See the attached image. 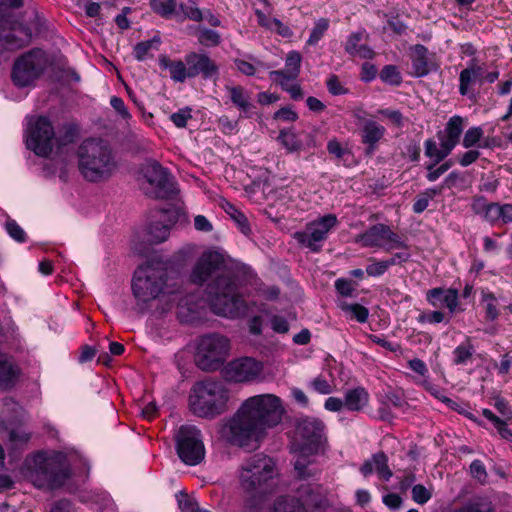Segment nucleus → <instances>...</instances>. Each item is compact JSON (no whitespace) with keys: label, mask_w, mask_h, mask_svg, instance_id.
<instances>
[{"label":"nucleus","mask_w":512,"mask_h":512,"mask_svg":"<svg viewBox=\"0 0 512 512\" xmlns=\"http://www.w3.org/2000/svg\"><path fill=\"white\" fill-rule=\"evenodd\" d=\"M170 226L162 220L151 222L146 228V240L151 244H159L168 239Z\"/></svg>","instance_id":"nucleus-36"},{"label":"nucleus","mask_w":512,"mask_h":512,"mask_svg":"<svg viewBox=\"0 0 512 512\" xmlns=\"http://www.w3.org/2000/svg\"><path fill=\"white\" fill-rule=\"evenodd\" d=\"M230 341L220 334L202 336L197 343L195 359L202 370H216L226 360Z\"/></svg>","instance_id":"nucleus-11"},{"label":"nucleus","mask_w":512,"mask_h":512,"mask_svg":"<svg viewBox=\"0 0 512 512\" xmlns=\"http://www.w3.org/2000/svg\"><path fill=\"white\" fill-rule=\"evenodd\" d=\"M270 326H271L272 330L278 334H285L289 331V323L282 316H278V315L272 316L270 318Z\"/></svg>","instance_id":"nucleus-57"},{"label":"nucleus","mask_w":512,"mask_h":512,"mask_svg":"<svg viewBox=\"0 0 512 512\" xmlns=\"http://www.w3.org/2000/svg\"><path fill=\"white\" fill-rule=\"evenodd\" d=\"M408 366L416 374L413 379L417 385L422 386L423 380H429V370L424 361L414 358L408 361Z\"/></svg>","instance_id":"nucleus-42"},{"label":"nucleus","mask_w":512,"mask_h":512,"mask_svg":"<svg viewBox=\"0 0 512 512\" xmlns=\"http://www.w3.org/2000/svg\"><path fill=\"white\" fill-rule=\"evenodd\" d=\"M181 11L190 20L200 22L204 19V14L197 6L181 5Z\"/></svg>","instance_id":"nucleus-60"},{"label":"nucleus","mask_w":512,"mask_h":512,"mask_svg":"<svg viewBox=\"0 0 512 512\" xmlns=\"http://www.w3.org/2000/svg\"><path fill=\"white\" fill-rule=\"evenodd\" d=\"M278 139L290 151L297 150L300 147V142L291 130H281Z\"/></svg>","instance_id":"nucleus-49"},{"label":"nucleus","mask_w":512,"mask_h":512,"mask_svg":"<svg viewBox=\"0 0 512 512\" xmlns=\"http://www.w3.org/2000/svg\"><path fill=\"white\" fill-rule=\"evenodd\" d=\"M75 454L63 452H37L25 460L26 476L38 488L55 489L61 487L70 476V470L76 469ZM82 462V459H79ZM84 466L86 462L83 460Z\"/></svg>","instance_id":"nucleus-4"},{"label":"nucleus","mask_w":512,"mask_h":512,"mask_svg":"<svg viewBox=\"0 0 512 512\" xmlns=\"http://www.w3.org/2000/svg\"><path fill=\"white\" fill-rule=\"evenodd\" d=\"M474 83L480 85L484 83V69L478 64L477 59L469 61L467 68L463 69L459 75V93L465 96L469 93L470 86Z\"/></svg>","instance_id":"nucleus-26"},{"label":"nucleus","mask_w":512,"mask_h":512,"mask_svg":"<svg viewBox=\"0 0 512 512\" xmlns=\"http://www.w3.org/2000/svg\"><path fill=\"white\" fill-rule=\"evenodd\" d=\"M132 292L138 305L147 304L158 299L171 309L177 302V314L183 322L195 321V310L189 307L193 295H183L182 292L171 288L164 279L162 269L152 265L139 267L133 276Z\"/></svg>","instance_id":"nucleus-2"},{"label":"nucleus","mask_w":512,"mask_h":512,"mask_svg":"<svg viewBox=\"0 0 512 512\" xmlns=\"http://www.w3.org/2000/svg\"><path fill=\"white\" fill-rule=\"evenodd\" d=\"M433 496V486H424L422 484H416L412 486L411 489V498L412 500L419 504L425 505L428 503Z\"/></svg>","instance_id":"nucleus-41"},{"label":"nucleus","mask_w":512,"mask_h":512,"mask_svg":"<svg viewBox=\"0 0 512 512\" xmlns=\"http://www.w3.org/2000/svg\"><path fill=\"white\" fill-rule=\"evenodd\" d=\"M325 442V426L321 420L306 417L297 422L291 451L294 454V468L299 479L306 480L319 472L312 457L324 449Z\"/></svg>","instance_id":"nucleus-3"},{"label":"nucleus","mask_w":512,"mask_h":512,"mask_svg":"<svg viewBox=\"0 0 512 512\" xmlns=\"http://www.w3.org/2000/svg\"><path fill=\"white\" fill-rule=\"evenodd\" d=\"M63 135H60L59 138L56 139L59 145H66L72 143L78 133V127L74 124H65L62 127Z\"/></svg>","instance_id":"nucleus-52"},{"label":"nucleus","mask_w":512,"mask_h":512,"mask_svg":"<svg viewBox=\"0 0 512 512\" xmlns=\"http://www.w3.org/2000/svg\"><path fill=\"white\" fill-rule=\"evenodd\" d=\"M231 102L241 111L247 112L252 104L249 92L242 86H226Z\"/></svg>","instance_id":"nucleus-37"},{"label":"nucleus","mask_w":512,"mask_h":512,"mask_svg":"<svg viewBox=\"0 0 512 512\" xmlns=\"http://www.w3.org/2000/svg\"><path fill=\"white\" fill-rule=\"evenodd\" d=\"M262 372V362L251 357H241L225 366L224 377L231 382L247 383L257 380Z\"/></svg>","instance_id":"nucleus-19"},{"label":"nucleus","mask_w":512,"mask_h":512,"mask_svg":"<svg viewBox=\"0 0 512 512\" xmlns=\"http://www.w3.org/2000/svg\"><path fill=\"white\" fill-rule=\"evenodd\" d=\"M329 28V20L326 18H320L315 22L313 29L311 30L310 36L307 40L308 45H316L321 38L324 36L325 32Z\"/></svg>","instance_id":"nucleus-46"},{"label":"nucleus","mask_w":512,"mask_h":512,"mask_svg":"<svg viewBox=\"0 0 512 512\" xmlns=\"http://www.w3.org/2000/svg\"><path fill=\"white\" fill-rule=\"evenodd\" d=\"M106 148L104 142L99 139L85 140L79 147V157L84 160H98L107 156L105 152H101Z\"/></svg>","instance_id":"nucleus-33"},{"label":"nucleus","mask_w":512,"mask_h":512,"mask_svg":"<svg viewBox=\"0 0 512 512\" xmlns=\"http://www.w3.org/2000/svg\"><path fill=\"white\" fill-rule=\"evenodd\" d=\"M367 38L368 34L364 29L352 32L345 42V52L352 57L372 59L375 56V52L368 45L362 43V41L367 40Z\"/></svg>","instance_id":"nucleus-23"},{"label":"nucleus","mask_w":512,"mask_h":512,"mask_svg":"<svg viewBox=\"0 0 512 512\" xmlns=\"http://www.w3.org/2000/svg\"><path fill=\"white\" fill-rule=\"evenodd\" d=\"M422 387L436 399L447 404L448 406H451V404H453V401L445 395L444 391L440 389L438 386L432 384L429 380H423Z\"/></svg>","instance_id":"nucleus-50"},{"label":"nucleus","mask_w":512,"mask_h":512,"mask_svg":"<svg viewBox=\"0 0 512 512\" xmlns=\"http://www.w3.org/2000/svg\"><path fill=\"white\" fill-rule=\"evenodd\" d=\"M276 476L274 461L264 455H254L244 461L238 472L241 488L248 493H263Z\"/></svg>","instance_id":"nucleus-9"},{"label":"nucleus","mask_w":512,"mask_h":512,"mask_svg":"<svg viewBox=\"0 0 512 512\" xmlns=\"http://www.w3.org/2000/svg\"><path fill=\"white\" fill-rule=\"evenodd\" d=\"M75 164L82 176L91 182L106 180L117 170V162H75L76 167Z\"/></svg>","instance_id":"nucleus-21"},{"label":"nucleus","mask_w":512,"mask_h":512,"mask_svg":"<svg viewBox=\"0 0 512 512\" xmlns=\"http://www.w3.org/2000/svg\"><path fill=\"white\" fill-rule=\"evenodd\" d=\"M189 70V78L201 76L205 80H216L219 76V67L206 53L190 52L185 55Z\"/></svg>","instance_id":"nucleus-20"},{"label":"nucleus","mask_w":512,"mask_h":512,"mask_svg":"<svg viewBox=\"0 0 512 512\" xmlns=\"http://www.w3.org/2000/svg\"><path fill=\"white\" fill-rule=\"evenodd\" d=\"M161 44V38L154 36L149 40L139 42L133 49L134 57L138 61H144L145 59L152 57L153 52L158 51Z\"/></svg>","instance_id":"nucleus-38"},{"label":"nucleus","mask_w":512,"mask_h":512,"mask_svg":"<svg viewBox=\"0 0 512 512\" xmlns=\"http://www.w3.org/2000/svg\"><path fill=\"white\" fill-rule=\"evenodd\" d=\"M453 353L455 362L457 364H463L472 356L473 348L469 344H462L456 347Z\"/></svg>","instance_id":"nucleus-56"},{"label":"nucleus","mask_w":512,"mask_h":512,"mask_svg":"<svg viewBox=\"0 0 512 512\" xmlns=\"http://www.w3.org/2000/svg\"><path fill=\"white\" fill-rule=\"evenodd\" d=\"M326 504V495L323 489L314 484L301 485L298 489V498L279 497L273 504L271 512H306L310 508H321Z\"/></svg>","instance_id":"nucleus-12"},{"label":"nucleus","mask_w":512,"mask_h":512,"mask_svg":"<svg viewBox=\"0 0 512 512\" xmlns=\"http://www.w3.org/2000/svg\"><path fill=\"white\" fill-rule=\"evenodd\" d=\"M219 435L228 444L243 448L256 447L265 436L240 407L232 416L221 421Z\"/></svg>","instance_id":"nucleus-7"},{"label":"nucleus","mask_w":512,"mask_h":512,"mask_svg":"<svg viewBox=\"0 0 512 512\" xmlns=\"http://www.w3.org/2000/svg\"><path fill=\"white\" fill-rule=\"evenodd\" d=\"M337 222L335 215L327 214L309 222L305 230L295 232L293 237L303 247L312 252H318Z\"/></svg>","instance_id":"nucleus-16"},{"label":"nucleus","mask_w":512,"mask_h":512,"mask_svg":"<svg viewBox=\"0 0 512 512\" xmlns=\"http://www.w3.org/2000/svg\"><path fill=\"white\" fill-rule=\"evenodd\" d=\"M198 42L205 47H215L221 43V36L218 32L203 28L199 30Z\"/></svg>","instance_id":"nucleus-45"},{"label":"nucleus","mask_w":512,"mask_h":512,"mask_svg":"<svg viewBox=\"0 0 512 512\" xmlns=\"http://www.w3.org/2000/svg\"><path fill=\"white\" fill-rule=\"evenodd\" d=\"M389 267L388 260L373 261L366 267V272L369 276L378 277L383 275Z\"/></svg>","instance_id":"nucleus-55"},{"label":"nucleus","mask_w":512,"mask_h":512,"mask_svg":"<svg viewBox=\"0 0 512 512\" xmlns=\"http://www.w3.org/2000/svg\"><path fill=\"white\" fill-rule=\"evenodd\" d=\"M220 205L225 213L229 215V217L235 222L239 231L243 235L249 236L251 234V227L247 217L237 207H235L227 200H223Z\"/></svg>","instance_id":"nucleus-35"},{"label":"nucleus","mask_w":512,"mask_h":512,"mask_svg":"<svg viewBox=\"0 0 512 512\" xmlns=\"http://www.w3.org/2000/svg\"><path fill=\"white\" fill-rule=\"evenodd\" d=\"M356 241L363 247H378L392 251L405 246L401 237L385 224H376L358 235Z\"/></svg>","instance_id":"nucleus-17"},{"label":"nucleus","mask_w":512,"mask_h":512,"mask_svg":"<svg viewBox=\"0 0 512 512\" xmlns=\"http://www.w3.org/2000/svg\"><path fill=\"white\" fill-rule=\"evenodd\" d=\"M396 250H400V251L394 253L390 259H387L390 267L394 266V265L405 263L411 257V253L409 252L408 246L406 244L404 247L397 248Z\"/></svg>","instance_id":"nucleus-58"},{"label":"nucleus","mask_w":512,"mask_h":512,"mask_svg":"<svg viewBox=\"0 0 512 512\" xmlns=\"http://www.w3.org/2000/svg\"><path fill=\"white\" fill-rule=\"evenodd\" d=\"M338 307L349 319H354L360 323H364L368 319V309L358 303H348L344 300H339Z\"/></svg>","instance_id":"nucleus-39"},{"label":"nucleus","mask_w":512,"mask_h":512,"mask_svg":"<svg viewBox=\"0 0 512 512\" xmlns=\"http://www.w3.org/2000/svg\"><path fill=\"white\" fill-rule=\"evenodd\" d=\"M229 398V390L222 382L200 381L191 388L189 408L195 416L212 420L226 412Z\"/></svg>","instance_id":"nucleus-5"},{"label":"nucleus","mask_w":512,"mask_h":512,"mask_svg":"<svg viewBox=\"0 0 512 512\" xmlns=\"http://www.w3.org/2000/svg\"><path fill=\"white\" fill-rule=\"evenodd\" d=\"M465 120L459 115L452 116L444 129L439 130L436 139L429 138L424 142L425 156L435 160H444L460 141Z\"/></svg>","instance_id":"nucleus-10"},{"label":"nucleus","mask_w":512,"mask_h":512,"mask_svg":"<svg viewBox=\"0 0 512 512\" xmlns=\"http://www.w3.org/2000/svg\"><path fill=\"white\" fill-rule=\"evenodd\" d=\"M360 472L364 477L376 474L380 480L385 482L389 481L393 475L388 466V458L382 452L374 454L370 459L365 461L360 468Z\"/></svg>","instance_id":"nucleus-25"},{"label":"nucleus","mask_w":512,"mask_h":512,"mask_svg":"<svg viewBox=\"0 0 512 512\" xmlns=\"http://www.w3.org/2000/svg\"><path fill=\"white\" fill-rule=\"evenodd\" d=\"M20 370L14 360L0 351V389L13 387L19 377Z\"/></svg>","instance_id":"nucleus-29"},{"label":"nucleus","mask_w":512,"mask_h":512,"mask_svg":"<svg viewBox=\"0 0 512 512\" xmlns=\"http://www.w3.org/2000/svg\"><path fill=\"white\" fill-rule=\"evenodd\" d=\"M176 451L180 460L188 466L200 464L206 454L203 435L194 425H182L176 435Z\"/></svg>","instance_id":"nucleus-13"},{"label":"nucleus","mask_w":512,"mask_h":512,"mask_svg":"<svg viewBox=\"0 0 512 512\" xmlns=\"http://www.w3.org/2000/svg\"><path fill=\"white\" fill-rule=\"evenodd\" d=\"M56 142L55 131L50 120L45 116L28 118L26 129V146L38 157H48Z\"/></svg>","instance_id":"nucleus-14"},{"label":"nucleus","mask_w":512,"mask_h":512,"mask_svg":"<svg viewBox=\"0 0 512 512\" xmlns=\"http://www.w3.org/2000/svg\"><path fill=\"white\" fill-rule=\"evenodd\" d=\"M438 190L436 188H429L420 193L413 204V212L420 214L427 209L431 200L437 195Z\"/></svg>","instance_id":"nucleus-43"},{"label":"nucleus","mask_w":512,"mask_h":512,"mask_svg":"<svg viewBox=\"0 0 512 512\" xmlns=\"http://www.w3.org/2000/svg\"><path fill=\"white\" fill-rule=\"evenodd\" d=\"M240 408L264 434L267 429L277 426L285 413L282 400L271 393L248 397L241 403Z\"/></svg>","instance_id":"nucleus-8"},{"label":"nucleus","mask_w":512,"mask_h":512,"mask_svg":"<svg viewBox=\"0 0 512 512\" xmlns=\"http://www.w3.org/2000/svg\"><path fill=\"white\" fill-rule=\"evenodd\" d=\"M386 129L373 120H366L361 129L362 142L367 145L366 155L369 156L376 148V144L383 138Z\"/></svg>","instance_id":"nucleus-30"},{"label":"nucleus","mask_w":512,"mask_h":512,"mask_svg":"<svg viewBox=\"0 0 512 512\" xmlns=\"http://www.w3.org/2000/svg\"><path fill=\"white\" fill-rule=\"evenodd\" d=\"M483 136L484 132L481 127H471L465 132L462 145L470 150L463 155L461 160H477L480 157L478 148L488 147V142Z\"/></svg>","instance_id":"nucleus-24"},{"label":"nucleus","mask_w":512,"mask_h":512,"mask_svg":"<svg viewBox=\"0 0 512 512\" xmlns=\"http://www.w3.org/2000/svg\"><path fill=\"white\" fill-rule=\"evenodd\" d=\"M471 209L483 221L493 226L498 223L508 224L512 222V204L488 202L485 197L478 196L473 198Z\"/></svg>","instance_id":"nucleus-18"},{"label":"nucleus","mask_w":512,"mask_h":512,"mask_svg":"<svg viewBox=\"0 0 512 512\" xmlns=\"http://www.w3.org/2000/svg\"><path fill=\"white\" fill-rule=\"evenodd\" d=\"M190 280L198 285L207 283L206 298L200 299L192 294L194 298L189 303V307L195 310V320L206 305L222 317L235 319L246 314L247 305L238 292L234 264L224 251L216 248L205 250L196 260Z\"/></svg>","instance_id":"nucleus-1"},{"label":"nucleus","mask_w":512,"mask_h":512,"mask_svg":"<svg viewBox=\"0 0 512 512\" xmlns=\"http://www.w3.org/2000/svg\"><path fill=\"white\" fill-rule=\"evenodd\" d=\"M284 91L288 92L293 100L303 99V91L299 84H290L292 80H274Z\"/></svg>","instance_id":"nucleus-48"},{"label":"nucleus","mask_w":512,"mask_h":512,"mask_svg":"<svg viewBox=\"0 0 512 512\" xmlns=\"http://www.w3.org/2000/svg\"><path fill=\"white\" fill-rule=\"evenodd\" d=\"M5 228L7 233L11 238L18 242L25 241V232L24 230L16 223V221L8 219L5 223Z\"/></svg>","instance_id":"nucleus-54"},{"label":"nucleus","mask_w":512,"mask_h":512,"mask_svg":"<svg viewBox=\"0 0 512 512\" xmlns=\"http://www.w3.org/2000/svg\"><path fill=\"white\" fill-rule=\"evenodd\" d=\"M190 109H182L170 116L171 121L179 128H183L187 124V120L191 118Z\"/></svg>","instance_id":"nucleus-61"},{"label":"nucleus","mask_w":512,"mask_h":512,"mask_svg":"<svg viewBox=\"0 0 512 512\" xmlns=\"http://www.w3.org/2000/svg\"><path fill=\"white\" fill-rule=\"evenodd\" d=\"M344 398L345 408L349 411H360L367 406L369 402V394L362 387L347 391Z\"/></svg>","instance_id":"nucleus-34"},{"label":"nucleus","mask_w":512,"mask_h":512,"mask_svg":"<svg viewBox=\"0 0 512 512\" xmlns=\"http://www.w3.org/2000/svg\"><path fill=\"white\" fill-rule=\"evenodd\" d=\"M311 386L313 389L319 394H330L332 392V386L330 383L323 377H317L311 382Z\"/></svg>","instance_id":"nucleus-63"},{"label":"nucleus","mask_w":512,"mask_h":512,"mask_svg":"<svg viewBox=\"0 0 512 512\" xmlns=\"http://www.w3.org/2000/svg\"><path fill=\"white\" fill-rule=\"evenodd\" d=\"M50 512H78V510L71 501L61 499L52 505Z\"/></svg>","instance_id":"nucleus-64"},{"label":"nucleus","mask_w":512,"mask_h":512,"mask_svg":"<svg viewBox=\"0 0 512 512\" xmlns=\"http://www.w3.org/2000/svg\"><path fill=\"white\" fill-rule=\"evenodd\" d=\"M255 14L257 16L259 25H261L263 27H266L271 30H273L274 27H283V23L280 20H278L276 18H273V19L267 18L266 15L259 9H257L255 11Z\"/></svg>","instance_id":"nucleus-59"},{"label":"nucleus","mask_w":512,"mask_h":512,"mask_svg":"<svg viewBox=\"0 0 512 512\" xmlns=\"http://www.w3.org/2000/svg\"><path fill=\"white\" fill-rule=\"evenodd\" d=\"M302 56L298 51H290L285 58V69L274 70L269 73L272 80H296L301 71Z\"/></svg>","instance_id":"nucleus-28"},{"label":"nucleus","mask_w":512,"mask_h":512,"mask_svg":"<svg viewBox=\"0 0 512 512\" xmlns=\"http://www.w3.org/2000/svg\"><path fill=\"white\" fill-rule=\"evenodd\" d=\"M380 79L390 85L399 86L402 83V76L395 65H386L382 68Z\"/></svg>","instance_id":"nucleus-44"},{"label":"nucleus","mask_w":512,"mask_h":512,"mask_svg":"<svg viewBox=\"0 0 512 512\" xmlns=\"http://www.w3.org/2000/svg\"><path fill=\"white\" fill-rule=\"evenodd\" d=\"M428 49L421 44H417L411 48V61L413 75L416 77L426 76L430 69L428 65Z\"/></svg>","instance_id":"nucleus-32"},{"label":"nucleus","mask_w":512,"mask_h":512,"mask_svg":"<svg viewBox=\"0 0 512 512\" xmlns=\"http://www.w3.org/2000/svg\"><path fill=\"white\" fill-rule=\"evenodd\" d=\"M177 501L181 512H199L197 501L187 494L178 495Z\"/></svg>","instance_id":"nucleus-53"},{"label":"nucleus","mask_w":512,"mask_h":512,"mask_svg":"<svg viewBox=\"0 0 512 512\" xmlns=\"http://www.w3.org/2000/svg\"><path fill=\"white\" fill-rule=\"evenodd\" d=\"M481 301L485 305V315L486 318L494 321L499 316V311L497 309V299L495 295L487 290H483L481 292Z\"/></svg>","instance_id":"nucleus-40"},{"label":"nucleus","mask_w":512,"mask_h":512,"mask_svg":"<svg viewBox=\"0 0 512 512\" xmlns=\"http://www.w3.org/2000/svg\"><path fill=\"white\" fill-rule=\"evenodd\" d=\"M75 162H32L30 170L44 178L58 177L66 180L71 171L75 169Z\"/></svg>","instance_id":"nucleus-22"},{"label":"nucleus","mask_w":512,"mask_h":512,"mask_svg":"<svg viewBox=\"0 0 512 512\" xmlns=\"http://www.w3.org/2000/svg\"><path fill=\"white\" fill-rule=\"evenodd\" d=\"M47 64L45 53L40 50H32L14 63L12 80L18 87L31 85L44 71Z\"/></svg>","instance_id":"nucleus-15"},{"label":"nucleus","mask_w":512,"mask_h":512,"mask_svg":"<svg viewBox=\"0 0 512 512\" xmlns=\"http://www.w3.org/2000/svg\"><path fill=\"white\" fill-rule=\"evenodd\" d=\"M328 91L332 95H343L347 93V90L342 86L337 76L332 75L327 80Z\"/></svg>","instance_id":"nucleus-62"},{"label":"nucleus","mask_w":512,"mask_h":512,"mask_svg":"<svg viewBox=\"0 0 512 512\" xmlns=\"http://www.w3.org/2000/svg\"><path fill=\"white\" fill-rule=\"evenodd\" d=\"M427 301L433 307L445 306L450 313H454L459 302L458 292L451 288H433L427 292Z\"/></svg>","instance_id":"nucleus-27"},{"label":"nucleus","mask_w":512,"mask_h":512,"mask_svg":"<svg viewBox=\"0 0 512 512\" xmlns=\"http://www.w3.org/2000/svg\"><path fill=\"white\" fill-rule=\"evenodd\" d=\"M131 170L139 189L151 198H168L177 192L174 178L159 162H138Z\"/></svg>","instance_id":"nucleus-6"},{"label":"nucleus","mask_w":512,"mask_h":512,"mask_svg":"<svg viewBox=\"0 0 512 512\" xmlns=\"http://www.w3.org/2000/svg\"><path fill=\"white\" fill-rule=\"evenodd\" d=\"M491 503L487 500L478 499L469 502L458 512H491Z\"/></svg>","instance_id":"nucleus-51"},{"label":"nucleus","mask_w":512,"mask_h":512,"mask_svg":"<svg viewBox=\"0 0 512 512\" xmlns=\"http://www.w3.org/2000/svg\"><path fill=\"white\" fill-rule=\"evenodd\" d=\"M159 65L162 69L169 70L170 77L174 82L183 83L189 78V70L185 60H171L167 55H160Z\"/></svg>","instance_id":"nucleus-31"},{"label":"nucleus","mask_w":512,"mask_h":512,"mask_svg":"<svg viewBox=\"0 0 512 512\" xmlns=\"http://www.w3.org/2000/svg\"><path fill=\"white\" fill-rule=\"evenodd\" d=\"M150 6L152 10L162 17H170L176 8V1L170 0V2L162 0H150Z\"/></svg>","instance_id":"nucleus-47"}]
</instances>
